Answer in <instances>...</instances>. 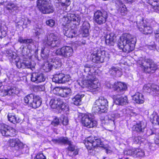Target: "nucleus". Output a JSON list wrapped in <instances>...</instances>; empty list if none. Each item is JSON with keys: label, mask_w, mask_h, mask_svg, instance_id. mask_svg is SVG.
Returning a JSON list of instances; mask_svg holds the SVG:
<instances>
[{"label": "nucleus", "mask_w": 159, "mask_h": 159, "mask_svg": "<svg viewBox=\"0 0 159 159\" xmlns=\"http://www.w3.org/2000/svg\"><path fill=\"white\" fill-rule=\"evenodd\" d=\"M134 37L130 34H123L118 41V48L123 52L127 53L132 51L134 47Z\"/></svg>", "instance_id": "f257e3e1"}, {"label": "nucleus", "mask_w": 159, "mask_h": 159, "mask_svg": "<svg viewBox=\"0 0 159 159\" xmlns=\"http://www.w3.org/2000/svg\"><path fill=\"white\" fill-rule=\"evenodd\" d=\"M92 61L94 62L103 63L108 61L110 55L108 52L100 49L94 51L91 54Z\"/></svg>", "instance_id": "f03ea898"}, {"label": "nucleus", "mask_w": 159, "mask_h": 159, "mask_svg": "<svg viewBox=\"0 0 159 159\" xmlns=\"http://www.w3.org/2000/svg\"><path fill=\"white\" fill-rule=\"evenodd\" d=\"M108 102L107 99L101 97L95 101L93 110L96 112H104L107 111L108 107Z\"/></svg>", "instance_id": "7ed1b4c3"}, {"label": "nucleus", "mask_w": 159, "mask_h": 159, "mask_svg": "<svg viewBox=\"0 0 159 159\" xmlns=\"http://www.w3.org/2000/svg\"><path fill=\"white\" fill-rule=\"evenodd\" d=\"M142 70L146 73H153L157 69V66L150 59H146L140 64Z\"/></svg>", "instance_id": "20e7f679"}, {"label": "nucleus", "mask_w": 159, "mask_h": 159, "mask_svg": "<svg viewBox=\"0 0 159 159\" xmlns=\"http://www.w3.org/2000/svg\"><path fill=\"white\" fill-rule=\"evenodd\" d=\"M84 144L88 150H93L96 147H102L103 144L100 139H95L92 137H89L86 139Z\"/></svg>", "instance_id": "39448f33"}, {"label": "nucleus", "mask_w": 159, "mask_h": 159, "mask_svg": "<svg viewBox=\"0 0 159 159\" xmlns=\"http://www.w3.org/2000/svg\"><path fill=\"white\" fill-rule=\"evenodd\" d=\"M86 87L92 91H98L100 89V85L98 80L95 76L89 75L86 81Z\"/></svg>", "instance_id": "423d86ee"}, {"label": "nucleus", "mask_w": 159, "mask_h": 159, "mask_svg": "<svg viewBox=\"0 0 159 159\" xmlns=\"http://www.w3.org/2000/svg\"><path fill=\"white\" fill-rule=\"evenodd\" d=\"M136 24L138 29L143 34L147 35L151 34L152 33V28L146 24L143 19L138 20Z\"/></svg>", "instance_id": "0eeeda50"}, {"label": "nucleus", "mask_w": 159, "mask_h": 159, "mask_svg": "<svg viewBox=\"0 0 159 159\" xmlns=\"http://www.w3.org/2000/svg\"><path fill=\"white\" fill-rule=\"evenodd\" d=\"M81 122L82 125L88 128H93L97 125V123L92 117L90 114H84L82 116Z\"/></svg>", "instance_id": "6e6552de"}, {"label": "nucleus", "mask_w": 159, "mask_h": 159, "mask_svg": "<svg viewBox=\"0 0 159 159\" xmlns=\"http://www.w3.org/2000/svg\"><path fill=\"white\" fill-rule=\"evenodd\" d=\"M59 37L56 34L53 33H49L45 41L48 46L51 47L59 46L60 43L58 41Z\"/></svg>", "instance_id": "1a4fd4ad"}, {"label": "nucleus", "mask_w": 159, "mask_h": 159, "mask_svg": "<svg viewBox=\"0 0 159 159\" xmlns=\"http://www.w3.org/2000/svg\"><path fill=\"white\" fill-rule=\"evenodd\" d=\"M56 54L65 58H68L72 56L73 53V48L70 46H64L57 49Z\"/></svg>", "instance_id": "9d476101"}, {"label": "nucleus", "mask_w": 159, "mask_h": 159, "mask_svg": "<svg viewBox=\"0 0 159 159\" xmlns=\"http://www.w3.org/2000/svg\"><path fill=\"white\" fill-rule=\"evenodd\" d=\"M107 17V12L98 10L94 13L93 19L96 23L98 25H101L106 22Z\"/></svg>", "instance_id": "9b49d317"}, {"label": "nucleus", "mask_w": 159, "mask_h": 159, "mask_svg": "<svg viewBox=\"0 0 159 159\" xmlns=\"http://www.w3.org/2000/svg\"><path fill=\"white\" fill-rule=\"evenodd\" d=\"M70 80L69 75L60 73L55 75L52 79V81L56 83L63 84L69 81Z\"/></svg>", "instance_id": "f8f14e48"}, {"label": "nucleus", "mask_w": 159, "mask_h": 159, "mask_svg": "<svg viewBox=\"0 0 159 159\" xmlns=\"http://www.w3.org/2000/svg\"><path fill=\"white\" fill-rule=\"evenodd\" d=\"M116 9L117 12L122 15H125L127 12V8L121 0H116L115 1Z\"/></svg>", "instance_id": "ddd939ff"}, {"label": "nucleus", "mask_w": 159, "mask_h": 159, "mask_svg": "<svg viewBox=\"0 0 159 159\" xmlns=\"http://www.w3.org/2000/svg\"><path fill=\"white\" fill-rule=\"evenodd\" d=\"M9 146L14 148L17 151H20L23 148V144L18 139H10L9 141Z\"/></svg>", "instance_id": "4468645a"}, {"label": "nucleus", "mask_w": 159, "mask_h": 159, "mask_svg": "<svg viewBox=\"0 0 159 159\" xmlns=\"http://www.w3.org/2000/svg\"><path fill=\"white\" fill-rule=\"evenodd\" d=\"M31 80L33 82L38 83L44 81L45 78L43 74L35 72L31 75Z\"/></svg>", "instance_id": "2eb2a0df"}, {"label": "nucleus", "mask_w": 159, "mask_h": 159, "mask_svg": "<svg viewBox=\"0 0 159 159\" xmlns=\"http://www.w3.org/2000/svg\"><path fill=\"white\" fill-rule=\"evenodd\" d=\"M107 86L110 88L113 87L115 90L119 92L124 91L127 88L125 84L120 82H115L113 86L111 84L109 86L107 84Z\"/></svg>", "instance_id": "dca6fc26"}, {"label": "nucleus", "mask_w": 159, "mask_h": 159, "mask_svg": "<svg viewBox=\"0 0 159 159\" xmlns=\"http://www.w3.org/2000/svg\"><path fill=\"white\" fill-rule=\"evenodd\" d=\"M113 98L115 102L117 105H124L128 102V98L126 96L114 95Z\"/></svg>", "instance_id": "f3484780"}, {"label": "nucleus", "mask_w": 159, "mask_h": 159, "mask_svg": "<svg viewBox=\"0 0 159 159\" xmlns=\"http://www.w3.org/2000/svg\"><path fill=\"white\" fill-rule=\"evenodd\" d=\"M146 123L143 121L137 123L132 127V129L138 132H143L146 127Z\"/></svg>", "instance_id": "a211bd4d"}, {"label": "nucleus", "mask_w": 159, "mask_h": 159, "mask_svg": "<svg viewBox=\"0 0 159 159\" xmlns=\"http://www.w3.org/2000/svg\"><path fill=\"white\" fill-rule=\"evenodd\" d=\"M68 19L67 23H70L71 21H76V25H79L81 21V17L78 15L74 14L69 13L68 14V17L66 18Z\"/></svg>", "instance_id": "6ab92c4d"}, {"label": "nucleus", "mask_w": 159, "mask_h": 159, "mask_svg": "<svg viewBox=\"0 0 159 159\" xmlns=\"http://www.w3.org/2000/svg\"><path fill=\"white\" fill-rule=\"evenodd\" d=\"M90 28L89 23L87 22H84L83 24L81 34L83 37H87L89 35V30Z\"/></svg>", "instance_id": "aec40b11"}, {"label": "nucleus", "mask_w": 159, "mask_h": 159, "mask_svg": "<svg viewBox=\"0 0 159 159\" xmlns=\"http://www.w3.org/2000/svg\"><path fill=\"white\" fill-rule=\"evenodd\" d=\"M116 36L113 33L107 34L105 38V43L110 46L113 45L116 42Z\"/></svg>", "instance_id": "412c9836"}, {"label": "nucleus", "mask_w": 159, "mask_h": 159, "mask_svg": "<svg viewBox=\"0 0 159 159\" xmlns=\"http://www.w3.org/2000/svg\"><path fill=\"white\" fill-rule=\"evenodd\" d=\"M30 107L34 108H36L40 107L42 101L41 98L38 96L35 95Z\"/></svg>", "instance_id": "4be33fe9"}, {"label": "nucleus", "mask_w": 159, "mask_h": 159, "mask_svg": "<svg viewBox=\"0 0 159 159\" xmlns=\"http://www.w3.org/2000/svg\"><path fill=\"white\" fill-rule=\"evenodd\" d=\"M17 90L15 88L9 87L7 89H5L2 92L1 95L2 96L6 95H13L17 93Z\"/></svg>", "instance_id": "5701e85b"}, {"label": "nucleus", "mask_w": 159, "mask_h": 159, "mask_svg": "<svg viewBox=\"0 0 159 159\" xmlns=\"http://www.w3.org/2000/svg\"><path fill=\"white\" fill-rule=\"evenodd\" d=\"M48 61L52 63V67H54L55 69L60 67L61 66V59L58 58H49Z\"/></svg>", "instance_id": "b1692460"}, {"label": "nucleus", "mask_w": 159, "mask_h": 159, "mask_svg": "<svg viewBox=\"0 0 159 159\" xmlns=\"http://www.w3.org/2000/svg\"><path fill=\"white\" fill-rule=\"evenodd\" d=\"M62 103V101L60 99L52 98L49 102V105L52 108L57 109L59 105Z\"/></svg>", "instance_id": "393cba45"}, {"label": "nucleus", "mask_w": 159, "mask_h": 159, "mask_svg": "<svg viewBox=\"0 0 159 159\" xmlns=\"http://www.w3.org/2000/svg\"><path fill=\"white\" fill-rule=\"evenodd\" d=\"M133 99L137 103H143L144 102V98L143 94L137 92L133 96Z\"/></svg>", "instance_id": "a878e982"}, {"label": "nucleus", "mask_w": 159, "mask_h": 159, "mask_svg": "<svg viewBox=\"0 0 159 159\" xmlns=\"http://www.w3.org/2000/svg\"><path fill=\"white\" fill-rule=\"evenodd\" d=\"M42 9H39L40 11L44 14H48L52 13L53 11V7L49 5L48 3L43 7Z\"/></svg>", "instance_id": "bb28decb"}, {"label": "nucleus", "mask_w": 159, "mask_h": 159, "mask_svg": "<svg viewBox=\"0 0 159 159\" xmlns=\"http://www.w3.org/2000/svg\"><path fill=\"white\" fill-rule=\"evenodd\" d=\"M52 141L55 143L59 144H70V141L66 137H60L57 139H53Z\"/></svg>", "instance_id": "cd10ccee"}, {"label": "nucleus", "mask_w": 159, "mask_h": 159, "mask_svg": "<svg viewBox=\"0 0 159 159\" xmlns=\"http://www.w3.org/2000/svg\"><path fill=\"white\" fill-rule=\"evenodd\" d=\"M84 96L82 94H78L76 95L72 99V101L74 104L76 105H79L80 104L81 99Z\"/></svg>", "instance_id": "c85d7f7f"}, {"label": "nucleus", "mask_w": 159, "mask_h": 159, "mask_svg": "<svg viewBox=\"0 0 159 159\" xmlns=\"http://www.w3.org/2000/svg\"><path fill=\"white\" fill-rule=\"evenodd\" d=\"M148 3L152 6L155 11L159 13V1L157 0H149Z\"/></svg>", "instance_id": "c756f323"}, {"label": "nucleus", "mask_w": 159, "mask_h": 159, "mask_svg": "<svg viewBox=\"0 0 159 159\" xmlns=\"http://www.w3.org/2000/svg\"><path fill=\"white\" fill-rule=\"evenodd\" d=\"M5 8L9 12L11 13L17 10L18 7L14 3L10 2L6 5Z\"/></svg>", "instance_id": "7c9ffc66"}, {"label": "nucleus", "mask_w": 159, "mask_h": 159, "mask_svg": "<svg viewBox=\"0 0 159 159\" xmlns=\"http://www.w3.org/2000/svg\"><path fill=\"white\" fill-rule=\"evenodd\" d=\"M35 96L33 94H30L25 96L24 99L25 103L30 106Z\"/></svg>", "instance_id": "2f4dec72"}, {"label": "nucleus", "mask_w": 159, "mask_h": 159, "mask_svg": "<svg viewBox=\"0 0 159 159\" xmlns=\"http://www.w3.org/2000/svg\"><path fill=\"white\" fill-rule=\"evenodd\" d=\"M151 121L152 123H157L159 125V114L153 112L150 117Z\"/></svg>", "instance_id": "473e14b6"}, {"label": "nucleus", "mask_w": 159, "mask_h": 159, "mask_svg": "<svg viewBox=\"0 0 159 159\" xmlns=\"http://www.w3.org/2000/svg\"><path fill=\"white\" fill-rule=\"evenodd\" d=\"M9 128H10V126L4 124L0 125V131L3 136H6L7 132L9 129Z\"/></svg>", "instance_id": "72a5a7b5"}, {"label": "nucleus", "mask_w": 159, "mask_h": 159, "mask_svg": "<svg viewBox=\"0 0 159 159\" xmlns=\"http://www.w3.org/2000/svg\"><path fill=\"white\" fill-rule=\"evenodd\" d=\"M134 157H141L144 155L143 151L140 149H134Z\"/></svg>", "instance_id": "f704fd0d"}, {"label": "nucleus", "mask_w": 159, "mask_h": 159, "mask_svg": "<svg viewBox=\"0 0 159 159\" xmlns=\"http://www.w3.org/2000/svg\"><path fill=\"white\" fill-rule=\"evenodd\" d=\"M84 70L85 72L88 73L89 75L88 76V78L89 76L92 75L91 73L93 71V68L91 65L87 64L84 66Z\"/></svg>", "instance_id": "c9c22d12"}, {"label": "nucleus", "mask_w": 159, "mask_h": 159, "mask_svg": "<svg viewBox=\"0 0 159 159\" xmlns=\"http://www.w3.org/2000/svg\"><path fill=\"white\" fill-rule=\"evenodd\" d=\"M49 51L47 49L45 48H43L41 50V56L44 59H46L48 58V53Z\"/></svg>", "instance_id": "e433bc0d"}, {"label": "nucleus", "mask_w": 159, "mask_h": 159, "mask_svg": "<svg viewBox=\"0 0 159 159\" xmlns=\"http://www.w3.org/2000/svg\"><path fill=\"white\" fill-rule=\"evenodd\" d=\"M48 3L47 0H38L37 2V5L39 9H42L43 6L46 5Z\"/></svg>", "instance_id": "4c0bfd02"}, {"label": "nucleus", "mask_w": 159, "mask_h": 159, "mask_svg": "<svg viewBox=\"0 0 159 159\" xmlns=\"http://www.w3.org/2000/svg\"><path fill=\"white\" fill-rule=\"evenodd\" d=\"M23 19L22 17L17 18L15 20L16 26L19 27L24 25Z\"/></svg>", "instance_id": "58836bf2"}, {"label": "nucleus", "mask_w": 159, "mask_h": 159, "mask_svg": "<svg viewBox=\"0 0 159 159\" xmlns=\"http://www.w3.org/2000/svg\"><path fill=\"white\" fill-rule=\"evenodd\" d=\"M43 69L46 72H48L51 70V69L52 67V63H49L48 62H47L45 63L42 66Z\"/></svg>", "instance_id": "ea45409f"}, {"label": "nucleus", "mask_w": 159, "mask_h": 159, "mask_svg": "<svg viewBox=\"0 0 159 159\" xmlns=\"http://www.w3.org/2000/svg\"><path fill=\"white\" fill-rule=\"evenodd\" d=\"M65 35L69 38H73L75 36V32L73 29L69 30L66 31Z\"/></svg>", "instance_id": "a19ab883"}, {"label": "nucleus", "mask_w": 159, "mask_h": 159, "mask_svg": "<svg viewBox=\"0 0 159 159\" xmlns=\"http://www.w3.org/2000/svg\"><path fill=\"white\" fill-rule=\"evenodd\" d=\"M69 145V147L68 148V149L69 151L73 152L74 151L73 154L76 155L78 154V153L79 150L78 149H75V147L72 145L71 142H70V144H67Z\"/></svg>", "instance_id": "79ce46f5"}, {"label": "nucleus", "mask_w": 159, "mask_h": 159, "mask_svg": "<svg viewBox=\"0 0 159 159\" xmlns=\"http://www.w3.org/2000/svg\"><path fill=\"white\" fill-rule=\"evenodd\" d=\"M120 71V68L119 67L112 66L110 69L109 72L110 74L114 75L116 73L119 72Z\"/></svg>", "instance_id": "37998d69"}, {"label": "nucleus", "mask_w": 159, "mask_h": 159, "mask_svg": "<svg viewBox=\"0 0 159 159\" xmlns=\"http://www.w3.org/2000/svg\"><path fill=\"white\" fill-rule=\"evenodd\" d=\"M16 135V130L10 127L9 129L7 132V134L6 136H14Z\"/></svg>", "instance_id": "c03bdc74"}, {"label": "nucleus", "mask_w": 159, "mask_h": 159, "mask_svg": "<svg viewBox=\"0 0 159 159\" xmlns=\"http://www.w3.org/2000/svg\"><path fill=\"white\" fill-rule=\"evenodd\" d=\"M62 103L59 105L58 110L61 109L63 111H67L68 110V106L62 101Z\"/></svg>", "instance_id": "a18cd8bd"}, {"label": "nucleus", "mask_w": 159, "mask_h": 159, "mask_svg": "<svg viewBox=\"0 0 159 159\" xmlns=\"http://www.w3.org/2000/svg\"><path fill=\"white\" fill-rule=\"evenodd\" d=\"M18 41L21 43H31L32 42L31 39H24L21 37H19Z\"/></svg>", "instance_id": "49530a36"}, {"label": "nucleus", "mask_w": 159, "mask_h": 159, "mask_svg": "<svg viewBox=\"0 0 159 159\" xmlns=\"http://www.w3.org/2000/svg\"><path fill=\"white\" fill-rule=\"evenodd\" d=\"M63 93L61 94V96L63 97H66L69 96L71 93L70 89H62Z\"/></svg>", "instance_id": "de8ad7c7"}, {"label": "nucleus", "mask_w": 159, "mask_h": 159, "mask_svg": "<svg viewBox=\"0 0 159 159\" xmlns=\"http://www.w3.org/2000/svg\"><path fill=\"white\" fill-rule=\"evenodd\" d=\"M151 92L152 94L157 93L159 92V86L157 85H152L151 86Z\"/></svg>", "instance_id": "09e8293b"}, {"label": "nucleus", "mask_w": 159, "mask_h": 159, "mask_svg": "<svg viewBox=\"0 0 159 159\" xmlns=\"http://www.w3.org/2000/svg\"><path fill=\"white\" fill-rule=\"evenodd\" d=\"M152 86L150 84H145L143 87V89L144 91L149 93H152L151 92Z\"/></svg>", "instance_id": "8fccbe9b"}, {"label": "nucleus", "mask_w": 159, "mask_h": 159, "mask_svg": "<svg viewBox=\"0 0 159 159\" xmlns=\"http://www.w3.org/2000/svg\"><path fill=\"white\" fill-rule=\"evenodd\" d=\"M23 63L24 64V66H25L26 68H30L32 70H33L32 69L34 68L35 66V65L34 64L32 65V63L30 62H26Z\"/></svg>", "instance_id": "3c124183"}, {"label": "nucleus", "mask_w": 159, "mask_h": 159, "mask_svg": "<svg viewBox=\"0 0 159 159\" xmlns=\"http://www.w3.org/2000/svg\"><path fill=\"white\" fill-rule=\"evenodd\" d=\"M7 117L8 120L11 122L15 124V122L16 121L15 118H16L15 116L11 113H9L8 114Z\"/></svg>", "instance_id": "603ef678"}, {"label": "nucleus", "mask_w": 159, "mask_h": 159, "mask_svg": "<svg viewBox=\"0 0 159 159\" xmlns=\"http://www.w3.org/2000/svg\"><path fill=\"white\" fill-rule=\"evenodd\" d=\"M62 3V5L67 6L70 4V0H57Z\"/></svg>", "instance_id": "864d4df0"}, {"label": "nucleus", "mask_w": 159, "mask_h": 159, "mask_svg": "<svg viewBox=\"0 0 159 159\" xmlns=\"http://www.w3.org/2000/svg\"><path fill=\"white\" fill-rule=\"evenodd\" d=\"M30 52V50L25 47L23 48L22 50V53L23 56H28Z\"/></svg>", "instance_id": "5fc2aeb1"}, {"label": "nucleus", "mask_w": 159, "mask_h": 159, "mask_svg": "<svg viewBox=\"0 0 159 159\" xmlns=\"http://www.w3.org/2000/svg\"><path fill=\"white\" fill-rule=\"evenodd\" d=\"M55 21L52 19H50L46 21V25L51 27H52L55 24Z\"/></svg>", "instance_id": "6e6d98bb"}, {"label": "nucleus", "mask_w": 159, "mask_h": 159, "mask_svg": "<svg viewBox=\"0 0 159 159\" xmlns=\"http://www.w3.org/2000/svg\"><path fill=\"white\" fill-rule=\"evenodd\" d=\"M124 154L127 155H132L134 156V149L126 150L124 151Z\"/></svg>", "instance_id": "4d7b16f0"}, {"label": "nucleus", "mask_w": 159, "mask_h": 159, "mask_svg": "<svg viewBox=\"0 0 159 159\" xmlns=\"http://www.w3.org/2000/svg\"><path fill=\"white\" fill-rule=\"evenodd\" d=\"M60 121L59 119L57 118H56L52 122V125L54 126H56L59 125Z\"/></svg>", "instance_id": "13d9d810"}, {"label": "nucleus", "mask_w": 159, "mask_h": 159, "mask_svg": "<svg viewBox=\"0 0 159 159\" xmlns=\"http://www.w3.org/2000/svg\"><path fill=\"white\" fill-rule=\"evenodd\" d=\"M62 124L63 125H66L68 124V117L66 116H63Z\"/></svg>", "instance_id": "bf43d9fd"}, {"label": "nucleus", "mask_w": 159, "mask_h": 159, "mask_svg": "<svg viewBox=\"0 0 159 159\" xmlns=\"http://www.w3.org/2000/svg\"><path fill=\"white\" fill-rule=\"evenodd\" d=\"M42 32V30L40 28H37L34 30L33 32L36 35H39Z\"/></svg>", "instance_id": "052dcab7"}, {"label": "nucleus", "mask_w": 159, "mask_h": 159, "mask_svg": "<svg viewBox=\"0 0 159 159\" xmlns=\"http://www.w3.org/2000/svg\"><path fill=\"white\" fill-rule=\"evenodd\" d=\"M36 159H46V158L42 153H39L36 156Z\"/></svg>", "instance_id": "680f3d73"}, {"label": "nucleus", "mask_w": 159, "mask_h": 159, "mask_svg": "<svg viewBox=\"0 0 159 159\" xmlns=\"http://www.w3.org/2000/svg\"><path fill=\"white\" fill-rule=\"evenodd\" d=\"M24 25L26 26L30 24V20L28 18H24Z\"/></svg>", "instance_id": "e2e57ef3"}, {"label": "nucleus", "mask_w": 159, "mask_h": 159, "mask_svg": "<svg viewBox=\"0 0 159 159\" xmlns=\"http://www.w3.org/2000/svg\"><path fill=\"white\" fill-rule=\"evenodd\" d=\"M141 140V137L140 136L135 137L134 139V142L136 143L137 144L139 143Z\"/></svg>", "instance_id": "0e129e2a"}, {"label": "nucleus", "mask_w": 159, "mask_h": 159, "mask_svg": "<svg viewBox=\"0 0 159 159\" xmlns=\"http://www.w3.org/2000/svg\"><path fill=\"white\" fill-rule=\"evenodd\" d=\"M62 91V89H60L59 87H56L53 89V92L54 93H59L60 91Z\"/></svg>", "instance_id": "69168bd1"}, {"label": "nucleus", "mask_w": 159, "mask_h": 159, "mask_svg": "<svg viewBox=\"0 0 159 159\" xmlns=\"http://www.w3.org/2000/svg\"><path fill=\"white\" fill-rule=\"evenodd\" d=\"M24 64L23 63H21L20 62H18L16 64L17 67L19 68H22L24 67Z\"/></svg>", "instance_id": "338daca9"}, {"label": "nucleus", "mask_w": 159, "mask_h": 159, "mask_svg": "<svg viewBox=\"0 0 159 159\" xmlns=\"http://www.w3.org/2000/svg\"><path fill=\"white\" fill-rule=\"evenodd\" d=\"M1 33V34H0V38L1 39L5 37L6 36L7 34L6 32L4 30H3Z\"/></svg>", "instance_id": "774afa93"}]
</instances>
